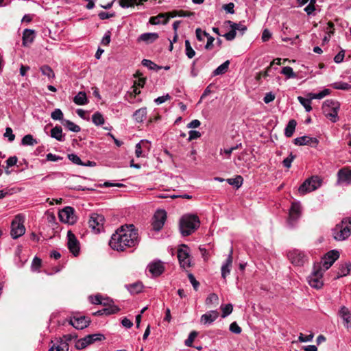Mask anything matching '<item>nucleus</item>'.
I'll return each instance as SVG.
<instances>
[{
	"instance_id": "54",
	"label": "nucleus",
	"mask_w": 351,
	"mask_h": 351,
	"mask_svg": "<svg viewBox=\"0 0 351 351\" xmlns=\"http://www.w3.org/2000/svg\"><path fill=\"white\" fill-rule=\"evenodd\" d=\"M69 159L72 161L74 164L78 165H84V163L80 158V157L74 154H71L68 155Z\"/></svg>"
},
{
	"instance_id": "1",
	"label": "nucleus",
	"mask_w": 351,
	"mask_h": 351,
	"mask_svg": "<svg viewBox=\"0 0 351 351\" xmlns=\"http://www.w3.org/2000/svg\"><path fill=\"white\" fill-rule=\"evenodd\" d=\"M138 243L137 230L134 225L123 226L111 237L109 245L114 250L123 251L135 246Z\"/></svg>"
},
{
	"instance_id": "18",
	"label": "nucleus",
	"mask_w": 351,
	"mask_h": 351,
	"mask_svg": "<svg viewBox=\"0 0 351 351\" xmlns=\"http://www.w3.org/2000/svg\"><path fill=\"white\" fill-rule=\"evenodd\" d=\"M147 269L153 276L157 277L164 272L165 266L162 261H154L148 265Z\"/></svg>"
},
{
	"instance_id": "39",
	"label": "nucleus",
	"mask_w": 351,
	"mask_h": 351,
	"mask_svg": "<svg viewBox=\"0 0 351 351\" xmlns=\"http://www.w3.org/2000/svg\"><path fill=\"white\" fill-rule=\"evenodd\" d=\"M37 143V141L34 138L33 136L31 134L25 135L21 140V144L23 145H34Z\"/></svg>"
},
{
	"instance_id": "8",
	"label": "nucleus",
	"mask_w": 351,
	"mask_h": 351,
	"mask_svg": "<svg viewBox=\"0 0 351 351\" xmlns=\"http://www.w3.org/2000/svg\"><path fill=\"white\" fill-rule=\"evenodd\" d=\"M225 23L230 25V31L223 35L227 40H232L235 38L237 35V31H239L241 35H243L247 30V27L241 23H234L231 21H226Z\"/></svg>"
},
{
	"instance_id": "62",
	"label": "nucleus",
	"mask_w": 351,
	"mask_h": 351,
	"mask_svg": "<svg viewBox=\"0 0 351 351\" xmlns=\"http://www.w3.org/2000/svg\"><path fill=\"white\" fill-rule=\"evenodd\" d=\"M344 56H345V51L344 50H341V51H339L334 58V61L336 62V63H341L343 58H344Z\"/></svg>"
},
{
	"instance_id": "29",
	"label": "nucleus",
	"mask_w": 351,
	"mask_h": 351,
	"mask_svg": "<svg viewBox=\"0 0 351 351\" xmlns=\"http://www.w3.org/2000/svg\"><path fill=\"white\" fill-rule=\"evenodd\" d=\"M126 289L132 294H136L142 291L143 285L141 282L125 285Z\"/></svg>"
},
{
	"instance_id": "15",
	"label": "nucleus",
	"mask_w": 351,
	"mask_h": 351,
	"mask_svg": "<svg viewBox=\"0 0 351 351\" xmlns=\"http://www.w3.org/2000/svg\"><path fill=\"white\" fill-rule=\"evenodd\" d=\"M67 238L69 250L75 256H77L80 252L79 241H77L75 234L71 230L67 232Z\"/></svg>"
},
{
	"instance_id": "16",
	"label": "nucleus",
	"mask_w": 351,
	"mask_h": 351,
	"mask_svg": "<svg viewBox=\"0 0 351 351\" xmlns=\"http://www.w3.org/2000/svg\"><path fill=\"white\" fill-rule=\"evenodd\" d=\"M339 257V253L337 250H331L328 252L322 258V265L324 267V271L328 269Z\"/></svg>"
},
{
	"instance_id": "61",
	"label": "nucleus",
	"mask_w": 351,
	"mask_h": 351,
	"mask_svg": "<svg viewBox=\"0 0 351 351\" xmlns=\"http://www.w3.org/2000/svg\"><path fill=\"white\" fill-rule=\"evenodd\" d=\"M188 278H189L191 283L192 284L194 289L197 290L198 287L199 285V282L196 280L195 278L194 277V276L192 274H189Z\"/></svg>"
},
{
	"instance_id": "45",
	"label": "nucleus",
	"mask_w": 351,
	"mask_h": 351,
	"mask_svg": "<svg viewBox=\"0 0 351 351\" xmlns=\"http://www.w3.org/2000/svg\"><path fill=\"white\" fill-rule=\"evenodd\" d=\"M332 86L335 89H337V90H350L351 89V84H349L346 82H335L332 84Z\"/></svg>"
},
{
	"instance_id": "32",
	"label": "nucleus",
	"mask_w": 351,
	"mask_h": 351,
	"mask_svg": "<svg viewBox=\"0 0 351 351\" xmlns=\"http://www.w3.org/2000/svg\"><path fill=\"white\" fill-rule=\"evenodd\" d=\"M73 101L77 105H85L88 103L86 94L84 92H79L73 98Z\"/></svg>"
},
{
	"instance_id": "35",
	"label": "nucleus",
	"mask_w": 351,
	"mask_h": 351,
	"mask_svg": "<svg viewBox=\"0 0 351 351\" xmlns=\"http://www.w3.org/2000/svg\"><path fill=\"white\" fill-rule=\"evenodd\" d=\"M62 124L69 130L73 132H79L81 130L80 127L69 120H63Z\"/></svg>"
},
{
	"instance_id": "41",
	"label": "nucleus",
	"mask_w": 351,
	"mask_h": 351,
	"mask_svg": "<svg viewBox=\"0 0 351 351\" xmlns=\"http://www.w3.org/2000/svg\"><path fill=\"white\" fill-rule=\"evenodd\" d=\"M40 71L43 75L48 77L49 79H53L55 77L54 72L51 68L47 65H44L40 67Z\"/></svg>"
},
{
	"instance_id": "64",
	"label": "nucleus",
	"mask_w": 351,
	"mask_h": 351,
	"mask_svg": "<svg viewBox=\"0 0 351 351\" xmlns=\"http://www.w3.org/2000/svg\"><path fill=\"white\" fill-rule=\"evenodd\" d=\"M170 98L171 97H170L169 95L167 94L166 95H163V96L157 97L154 100V101L156 102V104L160 105V104L165 102L166 101L169 100Z\"/></svg>"
},
{
	"instance_id": "10",
	"label": "nucleus",
	"mask_w": 351,
	"mask_h": 351,
	"mask_svg": "<svg viewBox=\"0 0 351 351\" xmlns=\"http://www.w3.org/2000/svg\"><path fill=\"white\" fill-rule=\"evenodd\" d=\"M178 258L182 267L189 268L191 266V258L189 255V248L186 245H182L178 250Z\"/></svg>"
},
{
	"instance_id": "56",
	"label": "nucleus",
	"mask_w": 351,
	"mask_h": 351,
	"mask_svg": "<svg viewBox=\"0 0 351 351\" xmlns=\"http://www.w3.org/2000/svg\"><path fill=\"white\" fill-rule=\"evenodd\" d=\"M313 334L311 333L308 335L304 336L302 333H300L298 337V340L300 342H308L311 341L313 339Z\"/></svg>"
},
{
	"instance_id": "23",
	"label": "nucleus",
	"mask_w": 351,
	"mask_h": 351,
	"mask_svg": "<svg viewBox=\"0 0 351 351\" xmlns=\"http://www.w3.org/2000/svg\"><path fill=\"white\" fill-rule=\"evenodd\" d=\"M219 317L217 311H210L201 317V322L204 324H210Z\"/></svg>"
},
{
	"instance_id": "40",
	"label": "nucleus",
	"mask_w": 351,
	"mask_h": 351,
	"mask_svg": "<svg viewBox=\"0 0 351 351\" xmlns=\"http://www.w3.org/2000/svg\"><path fill=\"white\" fill-rule=\"evenodd\" d=\"M243 178L241 176H237L234 178H229L227 180V182L229 184L234 186L237 189L241 186L243 184Z\"/></svg>"
},
{
	"instance_id": "52",
	"label": "nucleus",
	"mask_w": 351,
	"mask_h": 351,
	"mask_svg": "<svg viewBox=\"0 0 351 351\" xmlns=\"http://www.w3.org/2000/svg\"><path fill=\"white\" fill-rule=\"evenodd\" d=\"M3 136L5 138H8L10 142H12L15 138V135L13 134L12 129L10 127L5 128Z\"/></svg>"
},
{
	"instance_id": "53",
	"label": "nucleus",
	"mask_w": 351,
	"mask_h": 351,
	"mask_svg": "<svg viewBox=\"0 0 351 351\" xmlns=\"http://www.w3.org/2000/svg\"><path fill=\"white\" fill-rule=\"evenodd\" d=\"M195 34L197 39L199 41H203L204 38L208 36L206 32L202 31L200 28L196 29Z\"/></svg>"
},
{
	"instance_id": "59",
	"label": "nucleus",
	"mask_w": 351,
	"mask_h": 351,
	"mask_svg": "<svg viewBox=\"0 0 351 351\" xmlns=\"http://www.w3.org/2000/svg\"><path fill=\"white\" fill-rule=\"evenodd\" d=\"M141 93V91L138 89L137 86H133V91L132 93L130 94L129 98H128V100L130 103H133V99L135 97L136 95H139Z\"/></svg>"
},
{
	"instance_id": "31",
	"label": "nucleus",
	"mask_w": 351,
	"mask_h": 351,
	"mask_svg": "<svg viewBox=\"0 0 351 351\" xmlns=\"http://www.w3.org/2000/svg\"><path fill=\"white\" fill-rule=\"evenodd\" d=\"M146 115L147 108H141L134 112L133 117L137 122L142 123L145 119Z\"/></svg>"
},
{
	"instance_id": "5",
	"label": "nucleus",
	"mask_w": 351,
	"mask_h": 351,
	"mask_svg": "<svg viewBox=\"0 0 351 351\" xmlns=\"http://www.w3.org/2000/svg\"><path fill=\"white\" fill-rule=\"evenodd\" d=\"M324 272L321 265H314L313 271L308 277V282L311 287L317 289L322 287L324 285L322 280Z\"/></svg>"
},
{
	"instance_id": "26",
	"label": "nucleus",
	"mask_w": 351,
	"mask_h": 351,
	"mask_svg": "<svg viewBox=\"0 0 351 351\" xmlns=\"http://www.w3.org/2000/svg\"><path fill=\"white\" fill-rule=\"evenodd\" d=\"M158 37V33H144L139 36L138 40L149 44L156 40Z\"/></svg>"
},
{
	"instance_id": "57",
	"label": "nucleus",
	"mask_w": 351,
	"mask_h": 351,
	"mask_svg": "<svg viewBox=\"0 0 351 351\" xmlns=\"http://www.w3.org/2000/svg\"><path fill=\"white\" fill-rule=\"evenodd\" d=\"M230 330L234 334H240L241 332V327L235 322L230 325Z\"/></svg>"
},
{
	"instance_id": "47",
	"label": "nucleus",
	"mask_w": 351,
	"mask_h": 351,
	"mask_svg": "<svg viewBox=\"0 0 351 351\" xmlns=\"http://www.w3.org/2000/svg\"><path fill=\"white\" fill-rule=\"evenodd\" d=\"M63 113L62 110L59 108L55 109L51 114V117L53 120H59V121H63L64 120L63 119Z\"/></svg>"
},
{
	"instance_id": "55",
	"label": "nucleus",
	"mask_w": 351,
	"mask_h": 351,
	"mask_svg": "<svg viewBox=\"0 0 351 351\" xmlns=\"http://www.w3.org/2000/svg\"><path fill=\"white\" fill-rule=\"evenodd\" d=\"M42 264V261L38 257H34L32 263V269L36 271L38 269Z\"/></svg>"
},
{
	"instance_id": "6",
	"label": "nucleus",
	"mask_w": 351,
	"mask_h": 351,
	"mask_svg": "<svg viewBox=\"0 0 351 351\" xmlns=\"http://www.w3.org/2000/svg\"><path fill=\"white\" fill-rule=\"evenodd\" d=\"M23 217L18 215L12 220L11 223L10 235L14 239H16L23 236L25 232V228L24 226Z\"/></svg>"
},
{
	"instance_id": "2",
	"label": "nucleus",
	"mask_w": 351,
	"mask_h": 351,
	"mask_svg": "<svg viewBox=\"0 0 351 351\" xmlns=\"http://www.w3.org/2000/svg\"><path fill=\"white\" fill-rule=\"evenodd\" d=\"M199 226V218L194 215H184L180 220V230L183 236L191 234Z\"/></svg>"
},
{
	"instance_id": "28",
	"label": "nucleus",
	"mask_w": 351,
	"mask_h": 351,
	"mask_svg": "<svg viewBox=\"0 0 351 351\" xmlns=\"http://www.w3.org/2000/svg\"><path fill=\"white\" fill-rule=\"evenodd\" d=\"M51 136L58 141H64V135L60 126L56 125L51 130Z\"/></svg>"
},
{
	"instance_id": "48",
	"label": "nucleus",
	"mask_w": 351,
	"mask_h": 351,
	"mask_svg": "<svg viewBox=\"0 0 351 351\" xmlns=\"http://www.w3.org/2000/svg\"><path fill=\"white\" fill-rule=\"evenodd\" d=\"M198 333L196 331H192L190 332L188 338L185 340L184 344L188 347H191L194 339L197 337Z\"/></svg>"
},
{
	"instance_id": "43",
	"label": "nucleus",
	"mask_w": 351,
	"mask_h": 351,
	"mask_svg": "<svg viewBox=\"0 0 351 351\" xmlns=\"http://www.w3.org/2000/svg\"><path fill=\"white\" fill-rule=\"evenodd\" d=\"M298 100L304 106L306 112H310L312 110L311 101L310 99L299 96L298 97Z\"/></svg>"
},
{
	"instance_id": "13",
	"label": "nucleus",
	"mask_w": 351,
	"mask_h": 351,
	"mask_svg": "<svg viewBox=\"0 0 351 351\" xmlns=\"http://www.w3.org/2000/svg\"><path fill=\"white\" fill-rule=\"evenodd\" d=\"M59 218L61 221L73 224L75 221L74 209L72 207L66 206L59 212Z\"/></svg>"
},
{
	"instance_id": "9",
	"label": "nucleus",
	"mask_w": 351,
	"mask_h": 351,
	"mask_svg": "<svg viewBox=\"0 0 351 351\" xmlns=\"http://www.w3.org/2000/svg\"><path fill=\"white\" fill-rule=\"evenodd\" d=\"M287 256L291 263L295 266H302L307 261L304 252L297 249L290 250Z\"/></svg>"
},
{
	"instance_id": "19",
	"label": "nucleus",
	"mask_w": 351,
	"mask_h": 351,
	"mask_svg": "<svg viewBox=\"0 0 351 351\" xmlns=\"http://www.w3.org/2000/svg\"><path fill=\"white\" fill-rule=\"evenodd\" d=\"M294 143L296 145H310L313 147H316L319 143L317 138L314 137H310L308 136H303L298 137L294 139Z\"/></svg>"
},
{
	"instance_id": "34",
	"label": "nucleus",
	"mask_w": 351,
	"mask_h": 351,
	"mask_svg": "<svg viewBox=\"0 0 351 351\" xmlns=\"http://www.w3.org/2000/svg\"><path fill=\"white\" fill-rule=\"evenodd\" d=\"M119 308L115 306H110L108 308H104L102 310L97 311L94 313L95 315H111L117 313Z\"/></svg>"
},
{
	"instance_id": "4",
	"label": "nucleus",
	"mask_w": 351,
	"mask_h": 351,
	"mask_svg": "<svg viewBox=\"0 0 351 351\" xmlns=\"http://www.w3.org/2000/svg\"><path fill=\"white\" fill-rule=\"evenodd\" d=\"M339 106L337 101L332 99L326 100L322 106L323 112L328 119L335 123L337 121Z\"/></svg>"
},
{
	"instance_id": "46",
	"label": "nucleus",
	"mask_w": 351,
	"mask_h": 351,
	"mask_svg": "<svg viewBox=\"0 0 351 351\" xmlns=\"http://www.w3.org/2000/svg\"><path fill=\"white\" fill-rule=\"evenodd\" d=\"M142 64L144 66L149 68L150 70L158 71L161 69L160 66H158L156 64H155L154 62H153L152 61H151L149 60H146V59L143 60Z\"/></svg>"
},
{
	"instance_id": "3",
	"label": "nucleus",
	"mask_w": 351,
	"mask_h": 351,
	"mask_svg": "<svg viewBox=\"0 0 351 351\" xmlns=\"http://www.w3.org/2000/svg\"><path fill=\"white\" fill-rule=\"evenodd\" d=\"M351 234V218L343 219L341 222L337 224L332 229V235L337 241H343L348 239Z\"/></svg>"
},
{
	"instance_id": "30",
	"label": "nucleus",
	"mask_w": 351,
	"mask_h": 351,
	"mask_svg": "<svg viewBox=\"0 0 351 351\" xmlns=\"http://www.w3.org/2000/svg\"><path fill=\"white\" fill-rule=\"evenodd\" d=\"M104 339H105V337L102 334L97 333V334H92V335H88L86 336L85 337H84V341H86L87 343V345L88 346V345L93 343L95 341H101Z\"/></svg>"
},
{
	"instance_id": "20",
	"label": "nucleus",
	"mask_w": 351,
	"mask_h": 351,
	"mask_svg": "<svg viewBox=\"0 0 351 351\" xmlns=\"http://www.w3.org/2000/svg\"><path fill=\"white\" fill-rule=\"evenodd\" d=\"M337 182L346 184H351V170L348 168H342L337 173Z\"/></svg>"
},
{
	"instance_id": "7",
	"label": "nucleus",
	"mask_w": 351,
	"mask_h": 351,
	"mask_svg": "<svg viewBox=\"0 0 351 351\" xmlns=\"http://www.w3.org/2000/svg\"><path fill=\"white\" fill-rule=\"evenodd\" d=\"M321 185V180L317 176H313L306 179L299 187L298 191L304 195L318 189Z\"/></svg>"
},
{
	"instance_id": "42",
	"label": "nucleus",
	"mask_w": 351,
	"mask_h": 351,
	"mask_svg": "<svg viewBox=\"0 0 351 351\" xmlns=\"http://www.w3.org/2000/svg\"><path fill=\"white\" fill-rule=\"evenodd\" d=\"M184 45H185V52H186V56L189 59L193 58L195 55V51L193 50V49L191 46V43H190L189 40H186L184 42Z\"/></svg>"
},
{
	"instance_id": "24",
	"label": "nucleus",
	"mask_w": 351,
	"mask_h": 351,
	"mask_svg": "<svg viewBox=\"0 0 351 351\" xmlns=\"http://www.w3.org/2000/svg\"><path fill=\"white\" fill-rule=\"evenodd\" d=\"M169 21L167 14L160 13L149 19V23L152 25L167 24Z\"/></svg>"
},
{
	"instance_id": "36",
	"label": "nucleus",
	"mask_w": 351,
	"mask_h": 351,
	"mask_svg": "<svg viewBox=\"0 0 351 351\" xmlns=\"http://www.w3.org/2000/svg\"><path fill=\"white\" fill-rule=\"evenodd\" d=\"M230 64V61L226 60L220 66H219L213 73L214 76L222 75L227 72Z\"/></svg>"
},
{
	"instance_id": "58",
	"label": "nucleus",
	"mask_w": 351,
	"mask_h": 351,
	"mask_svg": "<svg viewBox=\"0 0 351 351\" xmlns=\"http://www.w3.org/2000/svg\"><path fill=\"white\" fill-rule=\"evenodd\" d=\"M316 0H310L309 4L304 8V11L308 14H311L315 10V3Z\"/></svg>"
},
{
	"instance_id": "63",
	"label": "nucleus",
	"mask_w": 351,
	"mask_h": 351,
	"mask_svg": "<svg viewBox=\"0 0 351 351\" xmlns=\"http://www.w3.org/2000/svg\"><path fill=\"white\" fill-rule=\"evenodd\" d=\"M75 348L77 349V350H82V349H84L86 347L88 346L87 345V343L86 341H84V338L78 340L76 343H75Z\"/></svg>"
},
{
	"instance_id": "44",
	"label": "nucleus",
	"mask_w": 351,
	"mask_h": 351,
	"mask_svg": "<svg viewBox=\"0 0 351 351\" xmlns=\"http://www.w3.org/2000/svg\"><path fill=\"white\" fill-rule=\"evenodd\" d=\"M281 73L285 75L287 78H295L297 75L293 72V69L290 66H285L281 70Z\"/></svg>"
},
{
	"instance_id": "51",
	"label": "nucleus",
	"mask_w": 351,
	"mask_h": 351,
	"mask_svg": "<svg viewBox=\"0 0 351 351\" xmlns=\"http://www.w3.org/2000/svg\"><path fill=\"white\" fill-rule=\"evenodd\" d=\"M232 309H233V307L231 304H228L225 305L224 306H222L221 307V310H222L221 317H226L228 315H229L232 313Z\"/></svg>"
},
{
	"instance_id": "25",
	"label": "nucleus",
	"mask_w": 351,
	"mask_h": 351,
	"mask_svg": "<svg viewBox=\"0 0 351 351\" xmlns=\"http://www.w3.org/2000/svg\"><path fill=\"white\" fill-rule=\"evenodd\" d=\"M350 269H351V263L350 262H346L344 263L341 264L339 267V271L337 273V276L335 278L338 279L339 278L348 276L350 272Z\"/></svg>"
},
{
	"instance_id": "11",
	"label": "nucleus",
	"mask_w": 351,
	"mask_h": 351,
	"mask_svg": "<svg viewBox=\"0 0 351 351\" xmlns=\"http://www.w3.org/2000/svg\"><path fill=\"white\" fill-rule=\"evenodd\" d=\"M104 217L97 213H92L88 220L89 227L96 232H99L104 223Z\"/></svg>"
},
{
	"instance_id": "49",
	"label": "nucleus",
	"mask_w": 351,
	"mask_h": 351,
	"mask_svg": "<svg viewBox=\"0 0 351 351\" xmlns=\"http://www.w3.org/2000/svg\"><path fill=\"white\" fill-rule=\"evenodd\" d=\"M218 300H219V298H218L217 295L215 293H211L207 297V298L206 300V304L207 305L217 304Z\"/></svg>"
},
{
	"instance_id": "14",
	"label": "nucleus",
	"mask_w": 351,
	"mask_h": 351,
	"mask_svg": "<svg viewBox=\"0 0 351 351\" xmlns=\"http://www.w3.org/2000/svg\"><path fill=\"white\" fill-rule=\"evenodd\" d=\"M167 218L166 212L163 210H158L154 215L152 226L156 231L161 230Z\"/></svg>"
},
{
	"instance_id": "22",
	"label": "nucleus",
	"mask_w": 351,
	"mask_h": 351,
	"mask_svg": "<svg viewBox=\"0 0 351 351\" xmlns=\"http://www.w3.org/2000/svg\"><path fill=\"white\" fill-rule=\"evenodd\" d=\"M339 315L344 322V326L347 328L351 327V312L345 306L340 308Z\"/></svg>"
},
{
	"instance_id": "38",
	"label": "nucleus",
	"mask_w": 351,
	"mask_h": 351,
	"mask_svg": "<svg viewBox=\"0 0 351 351\" xmlns=\"http://www.w3.org/2000/svg\"><path fill=\"white\" fill-rule=\"evenodd\" d=\"M69 345L66 341H61L57 345H53L49 351H68Z\"/></svg>"
},
{
	"instance_id": "50",
	"label": "nucleus",
	"mask_w": 351,
	"mask_h": 351,
	"mask_svg": "<svg viewBox=\"0 0 351 351\" xmlns=\"http://www.w3.org/2000/svg\"><path fill=\"white\" fill-rule=\"evenodd\" d=\"M295 156L292 152L290 153L289 156L285 158L282 161L283 166L286 168H290L293 160L295 159Z\"/></svg>"
},
{
	"instance_id": "33",
	"label": "nucleus",
	"mask_w": 351,
	"mask_h": 351,
	"mask_svg": "<svg viewBox=\"0 0 351 351\" xmlns=\"http://www.w3.org/2000/svg\"><path fill=\"white\" fill-rule=\"evenodd\" d=\"M296 125L297 123L294 119H291L289 121L285 130V135L287 137H291L293 135L295 130Z\"/></svg>"
},
{
	"instance_id": "12",
	"label": "nucleus",
	"mask_w": 351,
	"mask_h": 351,
	"mask_svg": "<svg viewBox=\"0 0 351 351\" xmlns=\"http://www.w3.org/2000/svg\"><path fill=\"white\" fill-rule=\"evenodd\" d=\"M90 320L88 317L81 315H75L70 318L69 324L77 330H82L90 324Z\"/></svg>"
},
{
	"instance_id": "37",
	"label": "nucleus",
	"mask_w": 351,
	"mask_h": 351,
	"mask_svg": "<svg viewBox=\"0 0 351 351\" xmlns=\"http://www.w3.org/2000/svg\"><path fill=\"white\" fill-rule=\"evenodd\" d=\"M92 121L95 125H101L105 123V119L99 112H96L92 115Z\"/></svg>"
},
{
	"instance_id": "27",
	"label": "nucleus",
	"mask_w": 351,
	"mask_h": 351,
	"mask_svg": "<svg viewBox=\"0 0 351 351\" xmlns=\"http://www.w3.org/2000/svg\"><path fill=\"white\" fill-rule=\"evenodd\" d=\"M34 39V31L25 29L23 34V45L27 46L32 43Z\"/></svg>"
},
{
	"instance_id": "21",
	"label": "nucleus",
	"mask_w": 351,
	"mask_h": 351,
	"mask_svg": "<svg viewBox=\"0 0 351 351\" xmlns=\"http://www.w3.org/2000/svg\"><path fill=\"white\" fill-rule=\"evenodd\" d=\"M232 252L233 250L231 248L226 262L221 266V276L223 279H226V276L230 273L232 264Z\"/></svg>"
},
{
	"instance_id": "17",
	"label": "nucleus",
	"mask_w": 351,
	"mask_h": 351,
	"mask_svg": "<svg viewBox=\"0 0 351 351\" xmlns=\"http://www.w3.org/2000/svg\"><path fill=\"white\" fill-rule=\"evenodd\" d=\"M301 205L300 202H293L289 210L288 222L293 226L301 215Z\"/></svg>"
},
{
	"instance_id": "60",
	"label": "nucleus",
	"mask_w": 351,
	"mask_h": 351,
	"mask_svg": "<svg viewBox=\"0 0 351 351\" xmlns=\"http://www.w3.org/2000/svg\"><path fill=\"white\" fill-rule=\"evenodd\" d=\"M189 141L197 139L201 136V133L196 130H191L189 132Z\"/></svg>"
}]
</instances>
